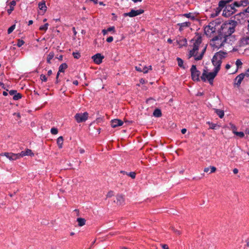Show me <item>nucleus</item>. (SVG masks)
Instances as JSON below:
<instances>
[{
    "label": "nucleus",
    "instance_id": "obj_27",
    "mask_svg": "<svg viewBox=\"0 0 249 249\" xmlns=\"http://www.w3.org/2000/svg\"><path fill=\"white\" fill-rule=\"evenodd\" d=\"M178 43L180 47L185 46L187 44V40L186 38H182L178 41Z\"/></svg>",
    "mask_w": 249,
    "mask_h": 249
},
{
    "label": "nucleus",
    "instance_id": "obj_51",
    "mask_svg": "<svg viewBox=\"0 0 249 249\" xmlns=\"http://www.w3.org/2000/svg\"><path fill=\"white\" fill-rule=\"evenodd\" d=\"M172 230H173V231L175 233H176L177 234H178V235H179V234H180V231H179L175 229V228H174L172 227Z\"/></svg>",
    "mask_w": 249,
    "mask_h": 249
},
{
    "label": "nucleus",
    "instance_id": "obj_47",
    "mask_svg": "<svg viewBox=\"0 0 249 249\" xmlns=\"http://www.w3.org/2000/svg\"><path fill=\"white\" fill-rule=\"evenodd\" d=\"M213 27L211 28V27L210 26H207L205 27V31L206 32H209V30H211L212 31V32H213Z\"/></svg>",
    "mask_w": 249,
    "mask_h": 249
},
{
    "label": "nucleus",
    "instance_id": "obj_45",
    "mask_svg": "<svg viewBox=\"0 0 249 249\" xmlns=\"http://www.w3.org/2000/svg\"><path fill=\"white\" fill-rule=\"evenodd\" d=\"M107 30V31H108V32H111V31H113V33L115 32V27L114 26L109 27Z\"/></svg>",
    "mask_w": 249,
    "mask_h": 249
},
{
    "label": "nucleus",
    "instance_id": "obj_5",
    "mask_svg": "<svg viewBox=\"0 0 249 249\" xmlns=\"http://www.w3.org/2000/svg\"><path fill=\"white\" fill-rule=\"evenodd\" d=\"M236 5L233 4L228 5L225 6V9L223 10L222 15L225 17H229L235 13L236 11L235 8Z\"/></svg>",
    "mask_w": 249,
    "mask_h": 249
},
{
    "label": "nucleus",
    "instance_id": "obj_57",
    "mask_svg": "<svg viewBox=\"0 0 249 249\" xmlns=\"http://www.w3.org/2000/svg\"><path fill=\"white\" fill-rule=\"evenodd\" d=\"M186 131H187V130H186V129H185V128H183V129H181V133H182V134H185V133L186 132Z\"/></svg>",
    "mask_w": 249,
    "mask_h": 249
},
{
    "label": "nucleus",
    "instance_id": "obj_13",
    "mask_svg": "<svg viewBox=\"0 0 249 249\" xmlns=\"http://www.w3.org/2000/svg\"><path fill=\"white\" fill-rule=\"evenodd\" d=\"M114 201L116 202L118 205H123L124 202V196L122 195H117L116 196V200H114Z\"/></svg>",
    "mask_w": 249,
    "mask_h": 249
},
{
    "label": "nucleus",
    "instance_id": "obj_62",
    "mask_svg": "<svg viewBox=\"0 0 249 249\" xmlns=\"http://www.w3.org/2000/svg\"><path fill=\"white\" fill-rule=\"evenodd\" d=\"M248 7L246 9L245 12L247 13H249V5L247 6Z\"/></svg>",
    "mask_w": 249,
    "mask_h": 249
},
{
    "label": "nucleus",
    "instance_id": "obj_35",
    "mask_svg": "<svg viewBox=\"0 0 249 249\" xmlns=\"http://www.w3.org/2000/svg\"><path fill=\"white\" fill-rule=\"evenodd\" d=\"M223 8H224V7H220L218 5V7L215 9V16H217Z\"/></svg>",
    "mask_w": 249,
    "mask_h": 249
},
{
    "label": "nucleus",
    "instance_id": "obj_7",
    "mask_svg": "<svg viewBox=\"0 0 249 249\" xmlns=\"http://www.w3.org/2000/svg\"><path fill=\"white\" fill-rule=\"evenodd\" d=\"M88 117L89 113L87 112L76 113L74 116V118L78 123L86 122Z\"/></svg>",
    "mask_w": 249,
    "mask_h": 249
},
{
    "label": "nucleus",
    "instance_id": "obj_49",
    "mask_svg": "<svg viewBox=\"0 0 249 249\" xmlns=\"http://www.w3.org/2000/svg\"><path fill=\"white\" fill-rule=\"evenodd\" d=\"M113 40V38L112 36H109L107 39V42H111Z\"/></svg>",
    "mask_w": 249,
    "mask_h": 249
},
{
    "label": "nucleus",
    "instance_id": "obj_23",
    "mask_svg": "<svg viewBox=\"0 0 249 249\" xmlns=\"http://www.w3.org/2000/svg\"><path fill=\"white\" fill-rule=\"evenodd\" d=\"M68 68V65L66 63H64L60 65L59 67V72H64L65 70Z\"/></svg>",
    "mask_w": 249,
    "mask_h": 249
},
{
    "label": "nucleus",
    "instance_id": "obj_17",
    "mask_svg": "<svg viewBox=\"0 0 249 249\" xmlns=\"http://www.w3.org/2000/svg\"><path fill=\"white\" fill-rule=\"evenodd\" d=\"M19 158L23 157L25 156H34V153L32 150L29 149H27L25 151H21L20 153H18Z\"/></svg>",
    "mask_w": 249,
    "mask_h": 249
},
{
    "label": "nucleus",
    "instance_id": "obj_34",
    "mask_svg": "<svg viewBox=\"0 0 249 249\" xmlns=\"http://www.w3.org/2000/svg\"><path fill=\"white\" fill-rule=\"evenodd\" d=\"M15 28H16L15 24H14V25H12L11 27H10L7 30L8 34H10L14 31V30L15 29Z\"/></svg>",
    "mask_w": 249,
    "mask_h": 249
},
{
    "label": "nucleus",
    "instance_id": "obj_41",
    "mask_svg": "<svg viewBox=\"0 0 249 249\" xmlns=\"http://www.w3.org/2000/svg\"><path fill=\"white\" fill-rule=\"evenodd\" d=\"M208 123L210 125V128L212 129H215L216 127L217 126V124H215L210 123L209 122Z\"/></svg>",
    "mask_w": 249,
    "mask_h": 249
},
{
    "label": "nucleus",
    "instance_id": "obj_39",
    "mask_svg": "<svg viewBox=\"0 0 249 249\" xmlns=\"http://www.w3.org/2000/svg\"><path fill=\"white\" fill-rule=\"evenodd\" d=\"M24 43L25 42L23 40L18 39V43L17 45L18 47H20L24 44Z\"/></svg>",
    "mask_w": 249,
    "mask_h": 249
},
{
    "label": "nucleus",
    "instance_id": "obj_28",
    "mask_svg": "<svg viewBox=\"0 0 249 249\" xmlns=\"http://www.w3.org/2000/svg\"><path fill=\"white\" fill-rule=\"evenodd\" d=\"M77 221L78 223V226L80 227L83 226L86 224V220L83 218H78Z\"/></svg>",
    "mask_w": 249,
    "mask_h": 249
},
{
    "label": "nucleus",
    "instance_id": "obj_58",
    "mask_svg": "<svg viewBox=\"0 0 249 249\" xmlns=\"http://www.w3.org/2000/svg\"><path fill=\"white\" fill-rule=\"evenodd\" d=\"M79 152L81 154H83L85 152V150L84 149L81 148L79 150Z\"/></svg>",
    "mask_w": 249,
    "mask_h": 249
},
{
    "label": "nucleus",
    "instance_id": "obj_31",
    "mask_svg": "<svg viewBox=\"0 0 249 249\" xmlns=\"http://www.w3.org/2000/svg\"><path fill=\"white\" fill-rule=\"evenodd\" d=\"M183 16L187 18H190L193 20H194L195 19V16H193L192 13L184 14L183 15Z\"/></svg>",
    "mask_w": 249,
    "mask_h": 249
},
{
    "label": "nucleus",
    "instance_id": "obj_2",
    "mask_svg": "<svg viewBox=\"0 0 249 249\" xmlns=\"http://www.w3.org/2000/svg\"><path fill=\"white\" fill-rule=\"evenodd\" d=\"M227 54L226 52L220 51L216 53L213 55L212 62L213 65L215 67L214 69L219 71L222 63V60L225 58Z\"/></svg>",
    "mask_w": 249,
    "mask_h": 249
},
{
    "label": "nucleus",
    "instance_id": "obj_56",
    "mask_svg": "<svg viewBox=\"0 0 249 249\" xmlns=\"http://www.w3.org/2000/svg\"><path fill=\"white\" fill-rule=\"evenodd\" d=\"M233 172L234 174H236L238 173V170L237 169V168H234L233 170Z\"/></svg>",
    "mask_w": 249,
    "mask_h": 249
},
{
    "label": "nucleus",
    "instance_id": "obj_6",
    "mask_svg": "<svg viewBox=\"0 0 249 249\" xmlns=\"http://www.w3.org/2000/svg\"><path fill=\"white\" fill-rule=\"evenodd\" d=\"M191 77L193 81H199L200 80V71L197 70L196 66L193 65L190 69Z\"/></svg>",
    "mask_w": 249,
    "mask_h": 249
},
{
    "label": "nucleus",
    "instance_id": "obj_3",
    "mask_svg": "<svg viewBox=\"0 0 249 249\" xmlns=\"http://www.w3.org/2000/svg\"><path fill=\"white\" fill-rule=\"evenodd\" d=\"M218 71H219L214 69L213 71L208 72L207 70L204 69L202 75L200 76V79L203 82H205L207 80L211 85H213V80Z\"/></svg>",
    "mask_w": 249,
    "mask_h": 249
},
{
    "label": "nucleus",
    "instance_id": "obj_19",
    "mask_svg": "<svg viewBox=\"0 0 249 249\" xmlns=\"http://www.w3.org/2000/svg\"><path fill=\"white\" fill-rule=\"evenodd\" d=\"M16 4V2L15 0H12L10 3V8L7 10V13L10 15L14 9V7Z\"/></svg>",
    "mask_w": 249,
    "mask_h": 249
},
{
    "label": "nucleus",
    "instance_id": "obj_9",
    "mask_svg": "<svg viewBox=\"0 0 249 249\" xmlns=\"http://www.w3.org/2000/svg\"><path fill=\"white\" fill-rule=\"evenodd\" d=\"M143 12L144 10L142 9H139L137 10L131 9L130 12L125 13L124 15V17L129 16V17H134L138 15H140Z\"/></svg>",
    "mask_w": 249,
    "mask_h": 249
},
{
    "label": "nucleus",
    "instance_id": "obj_54",
    "mask_svg": "<svg viewBox=\"0 0 249 249\" xmlns=\"http://www.w3.org/2000/svg\"><path fill=\"white\" fill-rule=\"evenodd\" d=\"M162 248L163 249H169L168 246L166 244L162 245Z\"/></svg>",
    "mask_w": 249,
    "mask_h": 249
},
{
    "label": "nucleus",
    "instance_id": "obj_60",
    "mask_svg": "<svg viewBox=\"0 0 249 249\" xmlns=\"http://www.w3.org/2000/svg\"><path fill=\"white\" fill-rule=\"evenodd\" d=\"M230 68H231V66H230V64H227V65H226L225 68H226L227 70L229 69Z\"/></svg>",
    "mask_w": 249,
    "mask_h": 249
},
{
    "label": "nucleus",
    "instance_id": "obj_10",
    "mask_svg": "<svg viewBox=\"0 0 249 249\" xmlns=\"http://www.w3.org/2000/svg\"><path fill=\"white\" fill-rule=\"evenodd\" d=\"M0 156H4L11 160H16L17 159L19 158V155L18 153L14 154L13 153L5 152L4 153L0 154Z\"/></svg>",
    "mask_w": 249,
    "mask_h": 249
},
{
    "label": "nucleus",
    "instance_id": "obj_21",
    "mask_svg": "<svg viewBox=\"0 0 249 249\" xmlns=\"http://www.w3.org/2000/svg\"><path fill=\"white\" fill-rule=\"evenodd\" d=\"M206 48H207V47L205 46L202 50L201 53L198 56H197V57H196L195 58V60L198 61V60H201L202 59L203 55L206 52Z\"/></svg>",
    "mask_w": 249,
    "mask_h": 249
},
{
    "label": "nucleus",
    "instance_id": "obj_22",
    "mask_svg": "<svg viewBox=\"0 0 249 249\" xmlns=\"http://www.w3.org/2000/svg\"><path fill=\"white\" fill-rule=\"evenodd\" d=\"M214 112L220 118H222L224 116V112L223 110L214 108Z\"/></svg>",
    "mask_w": 249,
    "mask_h": 249
},
{
    "label": "nucleus",
    "instance_id": "obj_42",
    "mask_svg": "<svg viewBox=\"0 0 249 249\" xmlns=\"http://www.w3.org/2000/svg\"><path fill=\"white\" fill-rule=\"evenodd\" d=\"M236 65L237 66V69H238L240 67H241L242 65V62L241 61L240 59H237L235 62Z\"/></svg>",
    "mask_w": 249,
    "mask_h": 249
},
{
    "label": "nucleus",
    "instance_id": "obj_63",
    "mask_svg": "<svg viewBox=\"0 0 249 249\" xmlns=\"http://www.w3.org/2000/svg\"><path fill=\"white\" fill-rule=\"evenodd\" d=\"M167 42L169 43H172V40L171 39V38H168L167 39Z\"/></svg>",
    "mask_w": 249,
    "mask_h": 249
},
{
    "label": "nucleus",
    "instance_id": "obj_1",
    "mask_svg": "<svg viewBox=\"0 0 249 249\" xmlns=\"http://www.w3.org/2000/svg\"><path fill=\"white\" fill-rule=\"evenodd\" d=\"M237 25V22L233 20H229L223 23L219 31L220 36L225 38L231 36L235 31V28Z\"/></svg>",
    "mask_w": 249,
    "mask_h": 249
},
{
    "label": "nucleus",
    "instance_id": "obj_50",
    "mask_svg": "<svg viewBox=\"0 0 249 249\" xmlns=\"http://www.w3.org/2000/svg\"><path fill=\"white\" fill-rule=\"evenodd\" d=\"M142 72L144 73H147L148 72V69L146 67H144L142 68Z\"/></svg>",
    "mask_w": 249,
    "mask_h": 249
},
{
    "label": "nucleus",
    "instance_id": "obj_40",
    "mask_svg": "<svg viewBox=\"0 0 249 249\" xmlns=\"http://www.w3.org/2000/svg\"><path fill=\"white\" fill-rule=\"evenodd\" d=\"M51 132L53 135H56L58 133V129L55 127H53L51 129Z\"/></svg>",
    "mask_w": 249,
    "mask_h": 249
},
{
    "label": "nucleus",
    "instance_id": "obj_59",
    "mask_svg": "<svg viewBox=\"0 0 249 249\" xmlns=\"http://www.w3.org/2000/svg\"><path fill=\"white\" fill-rule=\"evenodd\" d=\"M73 84L75 85H78V81L77 80H74L73 82Z\"/></svg>",
    "mask_w": 249,
    "mask_h": 249
},
{
    "label": "nucleus",
    "instance_id": "obj_16",
    "mask_svg": "<svg viewBox=\"0 0 249 249\" xmlns=\"http://www.w3.org/2000/svg\"><path fill=\"white\" fill-rule=\"evenodd\" d=\"M177 25L179 27V31H182L185 28L189 27L191 25V22L186 21L182 23H178Z\"/></svg>",
    "mask_w": 249,
    "mask_h": 249
},
{
    "label": "nucleus",
    "instance_id": "obj_44",
    "mask_svg": "<svg viewBox=\"0 0 249 249\" xmlns=\"http://www.w3.org/2000/svg\"><path fill=\"white\" fill-rule=\"evenodd\" d=\"M40 79L44 82H46L47 80L46 76L44 74L40 75Z\"/></svg>",
    "mask_w": 249,
    "mask_h": 249
},
{
    "label": "nucleus",
    "instance_id": "obj_18",
    "mask_svg": "<svg viewBox=\"0 0 249 249\" xmlns=\"http://www.w3.org/2000/svg\"><path fill=\"white\" fill-rule=\"evenodd\" d=\"M245 77V74L243 73H242L240 74H239L235 79V84L237 85V86L238 87L240 85L242 81L244 79Z\"/></svg>",
    "mask_w": 249,
    "mask_h": 249
},
{
    "label": "nucleus",
    "instance_id": "obj_25",
    "mask_svg": "<svg viewBox=\"0 0 249 249\" xmlns=\"http://www.w3.org/2000/svg\"><path fill=\"white\" fill-rule=\"evenodd\" d=\"M209 169H211L210 173H214L215 172L216 168L214 166H210L208 167L205 168L204 171L206 173H208L209 171Z\"/></svg>",
    "mask_w": 249,
    "mask_h": 249
},
{
    "label": "nucleus",
    "instance_id": "obj_26",
    "mask_svg": "<svg viewBox=\"0 0 249 249\" xmlns=\"http://www.w3.org/2000/svg\"><path fill=\"white\" fill-rule=\"evenodd\" d=\"M153 114L155 117H160L162 115L161 111L160 109L159 108L155 109L153 112Z\"/></svg>",
    "mask_w": 249,
    "mask_h": 249
},
{
    "label": "nucleus",
    "instance_id": "obj_8",
    "mask_svg": "<svg viewBox=\"0 0 249 249\" xmlns=\"http://www.w3.org/2000/svg\"><path fill=\"white\" fill-rule=\"evenodd\" d=\"M192 41H194L193 45V50L197 52L198 50L199 46L202 42V37L200 36L194 37L191 40Z\"/></svg>",
    "mask_w": 249,
    "mask_h": 249
},
{
    "label": "nucleus",
    "instance_id": "obj_29",
    "mask_svg": "<svg viewBox=\"0 0 249 249\" xmlns=\"http://www.w3.org/2000/svg\"><path fill=\"white\" fill-rule=\"evenodd\" d=\"M177 60L178 61V65L179 67L183 69H185V67L183 66V61L182 59H181L179 57H178L177 58Z\"/></svg>",
    "mask_w": 249,
    "mask_h": 249
},
{
    "label": "nucleus",
    "instance_id": "obj_37",
    "mask_svg": "<svg viewBox=\"0 0 249 249\" xmlns=\"http://www.w3.org/2000/svg\"><path fill=\"white\" fill-rule=\"evenodd\" d=\"M196 52V51H194V50H193V49L192 50H191L189 52V57L190 58L192 56H194L195 58L196 57H197L196 56V54H195Z\"/></svg>",
    "mask_w": 249,
    "mask_h": 249
},
{
    "label": "nucleus",
    "instance_id": "obj_36",
    "mask_svg": "<svg viewBox=\"0 0 249 249\" xmlns=\"http://www.w3.org/2000/svg\"><path fill=\"white\" fill-rule=\"evenodd\" d=\"M126 175L134 179L136 177V173L134 172H131L129 173H126Z\"/></svg>",
    "mask_w": 249,
    "mask_h": 249
},
{
    "label": "nucleus",
    "instance_id": "obj_30",
    "mask_svg": "<svg viewBox=\"0 0 249 249\" xmlns=\"http://www.w3.org/2000/svg\"><path fill=\"white\" fill-rule=\"evenodd\" d=\"M54 57V53L53 52H50L49 54L48 55L47 58V62L49 64H51V60Z\"/></svg>",
    "mask_w": 249,
    "mask_h": 249
},
{
    "label": "nucleus",
    "instance_id": "obj_15",
    "mask_svg": "<svg viewBox=\"0 0 249 249\" xmlns=\"http://www.w3.org/2000/svg\"><path fill=\"white\" fill-rule=\"evenodd\" d=\"M38 8L41 11L39 13L40 15H43L47 10V6L44 1H41L38 4Z\"/></svg>",
    "mask_w": 249,
    "mask_h": 249
},
{
    "label": "nucleus",
    "instance_id": "obj_52",
    "mask_svg": "<svg viewBox=\"0 0 249 249\" xmlns=\"http://www.w3.org/2000/svg\"><path fill=\"white\" fill-rule=\"evenodd\" d=\"M136 70L137 71H141V72H142V68H141L140 66L139 67H136Z\"/></svg>",
    "mask_w": 249,
    "mask_h": 249
},
{
    "label": "nucleus",
    "instance_id": "obj_20",
    "mask_svg": "<svg viewBox=\"0 0 249 249\" xmlns=\"http://www.w3.org/2000/svg\"><path fill=\"white\" fill-rule=\"evenodd\" d=\"M232 1V0H221L219 2V5L220 7H225Z\"/></svg>",
    "mask_w": 249,
    "mask_h": 249
},
{
    "label": "nucleus",
    "instance_id": "obj_32",
    "mask_svg": "<svg viewBox=\"0 0 249 249\" xmlns=\"http://www.w3.org/2000/svg\"><path fill=\"white\" fill-rule=\"evenodd\" d=\"M21 97H22L21 94L20 93H18L17 92V93L13 96V99L14 100H18L21 98Z\"/></svg>",
    "mask_w": 249,
    "mask_h": 249
},
{
    "label": "nucleus",
    "instance_id": "obj_53",
    "mask_svg": "<svg viewBox=\"0 0 249 249\" xmlns=\"http://www.w3.org/2000/svg\"><path fill=\"white\" fill-rule=\"evenodd\" d=\"M102 32L104 36L107 35L108 33V31H107V29H103Z\"/></svg>",
    "mask_w": 249,
    "mask_h": 249
},
{
    "label": "nucleus",
    "instance_id": "obj_61",
    "mask_svg": "<svg viewBox=\"0 0 249 249\" xmlns=\"http://www.w3.org/2000/svg\"><path fill=\"white\" fill-rule=\"evenodd\" d=\"M52 74V70H49L48 71V75L49 76L51 75V74Z\"/></svg>",
    "mask_w": 249,
    "mask_h": 249
},
{
    "label": "nucleus",
    "instance_id": "obj_11",
    "mask_svg": "<svg viewBox=\"0 0 249 249\" xmlns=\"http://www.w3.org/2000/svg\"><path fill=\"white\" fill-rule=\"evenodd\" d=\"M104 58V56L99 53H96L92 56V59L96 64H101Z\"/></svg>",
    "mask_w": 249,
    "mask_h": 249
},
{
    "label": "nucleus",
    "instance_id": "obj_33",
    "mask_svg": "<svg viewBox=\"0 0 249 249\" xmlns=\"http://www.w3.org/2000/svg\"><path fill=\"white\" fill-rule=\"evenodd\" d=\"M48 26H49V24L48 23H46L44 25L41 26L39 27V30H41V31H46L47 30V29H48Z\"/></svg>",
    "mask_w": 249,
    "mask_h": 249
},
{
    "label": "nucleus",
    "instance_id": "obj_24",
    "mask_svg": "<svg viewBox=\"0 0 249 249\" xmlns=\"http://www.w3.org/2000/svg\"><path fill=\"white\" fill-rule=\"evenodd\" d=\"M63 141L64 139L62 136H60L57 138V144L59 148H61L62 147Z\"/></svg>",
    "mask_w": 249,
    "mask_h": 249
},
{
    "label": "nucleus",
    "instance_id": "obj_46",
    "mask_svg": "<svg viewBox=\"0 0 249 249\" xmlns=\"http://www.w3.org/2000/svg\"><path fill=\"white\" fill-rule=\"evenodd\" d=\"M113 195H114L113 192L112 191H110L107 193V196L108 197H111V196H113Z\"/></svg>",
    "mask_w": 249,
    "mask_h": 249
},
{
    "label": "nucleus",
    "instance_id": "obj_4",
    "mask_svg": "<svg viewBox=\"0 0 249 249\" xmlns=\"http://www.w3.org/2000/svg\"><path fill=\"white\" fill-rule=\"evenodd\" d=\"M227 38H225L223 36H220V34L218 33L217 36H214L212 39L211 41L213 42L212 45L213 47L219 49L224 46V43L227 42Z\"/></svg>",
    "mask_w": 249,
    "mask_h": 249
},
{
    "label": "nucleus",
    "instance_id": "obj_12",
    "mask_svg": "<svg viewBox=\"0 0 249 249\" xmlns=\"http://www.w3.org/2000/svg\"><path fill=\"white\" fill-rule=\"evenodd\" d=\"M234 5H236L237 7L240 6L246 7L249 5V0H241L238 1H234Z\"/></svg>",
    "mask_w": 249,
    "mask_h": 249
},
{
    "label": "nucleus",
    "instance_id": "obj_38",
    "mask_svg": "<svg viewBox=\"0 0 249 249\" xmlns=\"http://www.w3.org/2000/svg\"><path fill=\"white\" fill-rule=\"evenodd\" d=\"M234 134L240 138H243L244 136V133L243 132L234 131Z\"/></svg>",
    "mask_w": 249,
    "mask_h": 249
},
{
    "label": "nucleus",
    "instance_id": "obj_48",
    "mask_svg": "<svg viewBox=\"0 0 249 249\" xmlns=\"http://www.w3.org/2000/svg\"><path fill=\"white\" fill-rule=\"evenodd\" d=\"M17 91L16 90H11L9 91V94L11 95H14L17 93Z\"/></svg>",
    "mask_w": 249,
    "mask_h": 249
},
{
    "label": "nucleus",
    "instance_id": "obj_55",
    "mask_svg": "<svg viewBox=\"0 0 249 249\" xmlns=\"http://www.w3.org/2000/svg\"><path fill=\"white\" fill-rule=\"evenodd\" d=\"M245 76H249V68L246 71L245 73H244Z\"/></svg>",
    "mask_w": 249,
    "mask_h": 249
},
{
    "label": "nucleus",
    "instance_id": "obj_43",
    "mask_svg": "<svg viewBox=\"0 0 249 249\" xmlns=\"http://www.w3.org/2000/svg\"><path fill=\"white\" fill-rule=\"evenodd\" d=\"M72 55L74 57V58H76V59L79 58L81 56L80 53H75V52H73L72 53Z\"/></svg>",
    "mask_w": 249,
    "mask_h": 249
},
{
    "label": "nucleus",
    "instance_id": "obj_64",
    "mask_svg": "<svg viewBox=\"0 0 249 249\" xmlns=\"http://www.w3.org/2000/svg\"><path fill=\"white\" fill-rule=\"evenodd\" d=\"M246 133L249 135V128H247L246 130Z\"/></svg>",
    "mask_w": 249,
    "mask_h": 249
},
{
    "label": "nucleus",
    "instance_id": "obj_14",
    "mask_svg": "<svg viewBox=\"0 0 249 249\" xmlns=\"http://www.w3.org/2000/svg\"><path fill=\"white\" fill-rule=\"evenodd\" d=\"M123 122L121 120L114 119L111 121V125L112 127H116L123 124Z\"/></svg>",
    "mask_w": 249,
    "mask_h": 249
}]
</instances>
